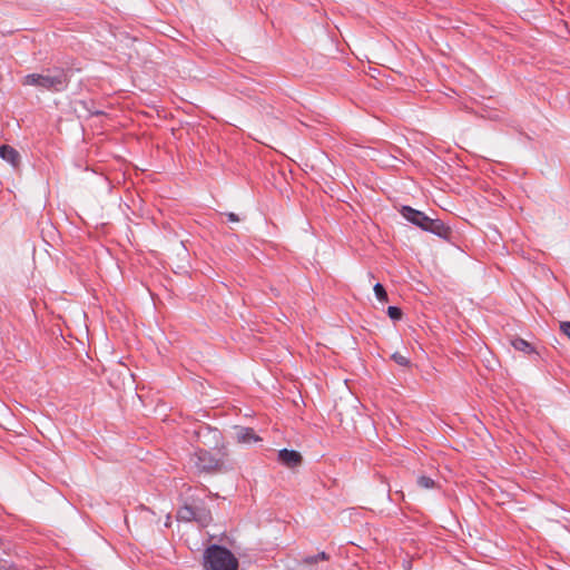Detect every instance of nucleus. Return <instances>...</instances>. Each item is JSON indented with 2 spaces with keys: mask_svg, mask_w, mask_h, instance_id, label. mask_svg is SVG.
Returning a JSON list of instances; mask_svg holds the SVG:
<instances>
[{
  "mask_svg": "<svg viewBox=\"0 0 570 570\" xmlns=\"http://www.w3.org/2000/svg\"><path fill=\"white\" fill-rule=\"evenodd\" d=\"M0 157L11 164L12 166H17L20 160L19 153L11 146L2 145L0 146Z\"/></svg>",
  "mask_w": 570,
  "mask_h": 570,
  "instance_id": "7",
  "label": "nucleus"
},
{
  "mask_svg": "<svg viewBox=\"0 0 570 570\" xmlns=\"http://www.w3.org/2000/svg\"><path fill=\"white\" fill-rule=\"evenodd\" d=\"M400 213L406 220L422 230L432 233L441 238H448L451 233L450 228L441 219H432L423 212L411 206H403Z\"/></svg>",
  "mask_w": 570,
  "mask_h": 570,
  "instance_id": "2",
  "label": "nucleus"
},
{
  "mask_svg": "<svg viewBox=\"0 0 570 570\" xmlns=\"http://www.w3.org/2000/svg\"><path fill=\"white\" fill-rule=\"evenodd\" d=\"M250 439H252V442H253V441H254V442H257V441H259V440H261V439H259L257 435H255L253 432H252Z\"/></svg>",
  "mask_w": 570,
  "mask_h": 570,
  "instance_id": "17",
  "label": "nucleus"
},
{
  "mask_svg": "<svg viewBox=\"0 0 570 570\" xmlns=\"http://www.w3.org/2000/svg\"><path fill=\"white\" fill-rule=\"evenodd\" d=\"M327 559V554L325 552H320L315 556H311V557H307L305 558V562L306 563H316L318 562L320 560H326Z\"/></svg>",
  "mask_w": 570,
  "mask_h": 570,
  "instance_id": "14",
  "label": "nucleus"
},
{
  "mask_svg": "<svg viewBox=\"0 0 570 570\" xmlns=\"http://www.w3.org/2000/svg\"><path fill=\"white\" fill-rule=\"evenodd\" d=\"M374 293H375V296L379 301L381 302H387L389 297H387V293L384 288V286L381 284V283H376L374 285Z\"/></svg>",
  "mask_w": 570,
  "mask_h": 570,
  "instance_id": "10",
  "label": "nucleus"
},
{
  "mask_svg": "<svg viewBox=\"0 0 570 570\" xmlns=\"http://www.w3.org/2000/svg\"><path fill=\"white\" fill-rule=\"evenodd\" d=\"M204 570H237L236 557L226 548L213 544L204 552Z\"/></svg>",
  "mask_w": 570,
  "mask_h": 570,
  "instance_id": "3",
  "label": "nucleus"
},
{
  "mask_svg": "<svg viewBox=\"0 0 570 570\" xmlns=\"http://www.w3.org/2000/svg\"><path fill=\"white\" fill-rule=\"evenodd\" d=\"M416 482L422 489H433L435 487V481L426 475L419 476Z\"/></svg>",
  "mask_w": 570,
  "mask_h": 570,
  "instance_id": "9",
  "label": "nucleus"
},
{
  "mask_svg": "<svg viewBox=\"0 0 570 570\" xmlns=\"http://www.w3.org/2000/svg\"><path fill=\"white\" fill-rule=\"evenodd\" d=\"M195 518V512L190 507H184L178 511V519L189 521Z\"/></svg>",
  "mask_w": 570,
  "mask_h": 570,
  "instance_id": "11",
  "label": "nucleus"
},
{
  "mask_svg": "<svg viewBox=\"0 0 570 570\" xmlns=\"http://www.w3.org/2000/svg\"><path fill=\"white\" fill-rule=\"evenodd\" d=\"M226 216L228 218V222H230V223H238L240 220L238 215H236L235 213H228V214H226Z\"/></svg>",
  "mask_w": 570,
  "mask_h": 570,
  "instance_id": "16",
  "label": "nucleus"
},
{
  "mask_svg": "<svg viewBox=\"0 0 570 570\" xmlns=\"http://www.w3.org/2000/svg\"><path fill=\"white\" fill-rule=\"evenodd\" d=\"M560 331L570 340V322L564 321L560 323Z\"/></svg>",
  "mask_w": 570,
  "mask_h": 570,
  "instance_id": "15",
  "label": "nucleus"
},
{
  "mask_svg": "<svg viewBox=\"0 0 570 570\" xmlns=\"http://www.w3.org/2000/svg\"><path fill=\"white\" fill-rule=\"evenodd\" d=\"M511 345L513 346L514 350L522 352L523 354L533 355L535 358L540 357L535 347L531 343L521 337L515 336L511 338Z\"/></svg>",
  "mask_w": 570,
  "mask_h": 570,
  "instance_id": "6",
  "label": "nucleus"
},
{
  "mask_svg": "<svg viewBox=\"0 0 570 570\" xmlns=\"http://www.w3.org/2000/svg\"><path fill=\"white\" fill-rule=\"evenodd\" d=\"M387 315L393 321H400L403 316V312L397 306H389L387 307Z\"/></svg>",
  "mask_w": 570,
  "mask_h": 570,
  "instance_id": "13",
  "label": "nucleus"
},
{
  "mask_svg": "<svg viewBox=\"0 0 570 570\" xmlns=\"http://www.w3.org/2000/svg\"><path fill=\"white\" fill-rule=\"evenodd\" d=\"M189 463L200 473L218 472L224 466V454L219 453V455H216L204 449H199L190 456Z\"/></svg>",
  "mask_w": 570,
  "mask_h": 570,
  "instance_id": "4",
  "label": "nucleus"
},
{
  "mask_svg": "<svg viewBox=\"0 0 570 570\" xmlns=\"http://www.w3.org/2000/svg\"><path fill=\"white\" fill-rule=\"evenodd\" d=\"M23 86H35L43 90L59 92L69 85L67 70L62 68L48 69L43 73H29L22 79Z\"/></svg>",
  "mask_w": 570,
  "mask_h": 570,
  "instance_id": "1",
  "label": "nucleus"
},
{
  "mask_svg": "<svg viewBox=\"0 0 570 570\" xmlns=\"http://www.w3.org/2000/svg\"><path fill=\"white\" fill-rule=\"evenodd\" d=\"M392 360H393L397 365H400V366H404V367H407V366H410V364H411L410 360H409L405 355H403V354H401V353H399V352H395V353H393V354H392Z\"/></svg>",
  "mask_w": 570,
  "mask_h": 570,
  "instance_id": "12",
  "label": "nucleus"
},
{
  "mask_svg": "<svg viewBox=\"0 0 570 570\" xmlns=\"http://www.w3.org/2000/svg\"><path fill=\"white\" fill-rule=\"evenodd\" d=\"M232 436L238 443H246L249 439V430L244 426H234L232 431Z\"/></svg>",
  "mask_w": 570,
  "mask_h": 570,
  "instance_id": "8",
  "label": "nucleus"
},
{
  "mask_svg": "<svg viewBox=\"0 0 570 570\" xmlns=\"http://www.w3.org/2000/svg\"><path fill=\"white\" fill-rule=\"evenodd\" d=\"M302 455L295 450L283 449L278 451V461L287 468H296L302 463Z\"/></svg>",
  "mask_w": 570,
  "mask_h": 570,
  "instance_id": "5",
  "label": "nucleus"
}]
</instances>
